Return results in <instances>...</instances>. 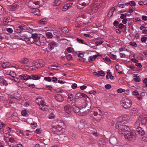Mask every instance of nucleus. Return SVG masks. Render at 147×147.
Returning <instances> with one entry per match:
<instances>
[{
  "label": "nucleus",
  "mask_w": 147,
  "mask_h": 147,
  "mask_svg": "<svg viewBox=\"0 0 147 147\" xmlns=\"http://www.w3.org/2000/svg\"><path fill=\"white\" fill-rule=\"evenodd\" d=\"M31 8L32 9L31 12L34 15L39 16L40 15L39 10L37 8H35L33 7H31Z\"/></svg>",
  "instance_id": "a211bd4d"
},
{
  "label": "nucleus",
  "mask_w": 147,
  "mask_h": 147,
  "mask_svg": "<svg viewBox=\"0 0 147 147\" xmlns=\"http://www.w3.org/2000/svg\"><path fill=\"white\" fill-rule=\"evenodd\" d=\"M49 113L51 114H53L55 112L54 110L52 109H50L49 110Z\"/></svg>",
  "instance_id": "774afa93"
},
{
  "label": "nucleus",
  "mask_w": 147,
  "mask_h": 147,
  "mask_svg": "<svg viewBox=\"0 0 147 147\" xmlns=\"http://www.w3.org/2000/svg\"><path fill=\"white\" fill-rule=\"evenodd\" d=\"M99 147H106V142L103 139H100L98 142Z\"/></svg>",
  "instance_id": "2eb2a0df"
},
{
  "label": "nucleus",
  "mask_w": 147,
  "mask_h": 147,
  "mask_svg": "<svg viewBox=\"0 0 147 147\" xmlns=\"http://www.w3.org/2000/svg\"><path fill=\"white\" fill-rule=\"evenodd\" d=\"M46 35L48 38H51L53 36L51 32H47L46 34Z\"/></svg>",
  "instance_id": "a19ab883"
},
{
  "label": "nucleus",
  "mask_w": 147,
  "mask_h": 147,
  "mask_svg": "<svg viewBox=\"0 0 147 147\" xmlns=\"http://www.w3.org/2000/svg\"><path fill=\"white\" fill-rule=\"evenodd\" d=\"M140 122L142 124L145 125L147 128V117L142 118L141 116H139L134 125L135 127L137 129L140 127L139 126Z\"/></svg>",
  "instance_id": "20e7f679"
},
{
  "label": "nucleus",
  "mask_w": 147,
  "mask_h": 147,
  "mask_svg": "<svg viewBox=\"0 0 147 147\" xmlns=\"http://www.w3.org/2000/svg\"><path fill=\"white\" fill-rule=\"evenodd\" d=\"M61 31L63 33H67L69 32L68 28L67 27H64L62 28L61 30Z\"/></svg>",
  "instance_id": "2f4dec72"
},
{
  "label": "nucleus",
  "mask_w": 147,
  "mask_h": 147,
  "mask_svg": "<svg viewBox=\"0 0 147 147\" xmlns=\"http://www.w3.org/2000/svg\"><path fill=\"white\" fill-rule=\"evenodd\" d=\"M85 96H87L86 95L83 93H78L75 96V99H78L79 98H82L83 97H85Z\"/></svg>",
  "instance_id": "dca6fc26"
},
{
  "label": "nucleus",
  "mask_w": 147,
  "mask_h": 147,
  "mask_svg": "<svg viewBox=\"0 0 147 147\" xmlns=\"http://www.w3.org/2000/svg\"><path fill=\"white\" fill-rule=\"evenodd\" d=\"M55 43L54 42H52L49 43L48 47L49 49H50L51 50L53 49L55 46Z\"/></svg>",
  "instance_id": "cd10ccee"
},
{
  "label": "nucleus",
  "mask_w": 147,
  "mask_h": 147,
  "mask_svg": "<svg viewBox=\"0 0 147 147\" xmlns=\"http://www.w3.org/2000/svg\"><path fill=\"white\" fill-rule=\"evenodd\" d=\"M74 98V95L72 94H68V101L69 102L71 101Z\"/></svg>",
  "instance_id": "473e14b6"
},
{
  "label": "nucleus",
  "mask_w": 147,
  "mask_h": 147,
  "mask_svg": "<svg viewBox=\"0 0 147 147\" xmlns=\"http://www.w3.org/2000/svg\"><path fill=\"white\" fill-rule=\"evenodd\" d=\"M39 23L41 24H45L47 23L46 19L45 18H43L39 21Z\"/></svg>",
  "instance_id": "4c0bfd02"
},
{
  "label": "nucleus",
  "mask_w": 147,
  "mask_h": 147,
  "mask_svg": "<svg viewBox=\"0 0 147 147\" xmlns=\"http://www.w3.org/2000/svg\"><path fill=\"white\" fill-rule=\"evenodd\" d=\"M36 132L37 134H41L42 133V131L40 129H38L36 130Z\"/></svg>",
  "instance_id": "680f3d73"
},
{
  "label": "nucleus",
  "mask_w": 147,
  "mask_h": 147,
  "mask_svg": "<svg viewBox=\"0 0 147 147\" xmlns=\"http://www.w3.org/2000/svg\"><path fill=\"white\" fill-rule=\"evenodd\" d=\"M147 40V35H145L141 38V40L142 42H145Z\"/></svg>",
  "instance_id": "37998d69"
},
{
  "label": "nucleus",
  "mask_w": 147,
  "mask_h": 147,
  "mask_svg": "<svg viewBox=\"0 0 147 147\" xmlns=\"http://www.w3.org/2000/svg\"><path fill=\"white\" fill-rule=\"evenodd\" d=\"M19 7V5L17 4H15L11 6V7L12 8V10H14L17 9Z\"/></svg>",
  "instance_id": "79ce46f5"
},
{
  "label": "nucleus",
  "mask_w": 147,
  "mask_h": 147,
  "mask_svg": "<svg viewBox=\"0 0 147 147\" xmlns=\"http://www.w3.org/2000/svg\"><path fill=\"white\" fill-rule=\"evenodd\" d=\"M94 110V112L95 115H96L98 114L101 116L103 115V111L101 109L98 108H96Z\"/></svg>",
  "instance_id": "4468645a"
},
{
  "label": "nucleus",
  "mask_w": 147,
  "mask_h": 147,
  "mask_svg": "<svg viewBox=\"0 0 147 147\" xmlns=\"http://www.w3.org/2000/svg\"><path fill=\"white\" fill-rule=\"evenodd\" d=\"M66 50L68 53H72L74 51V49L71 47H68L67 48Z\"/></svg>",
  "instance_id": "f704fd0d"
},
{
  "label": "nucleus",
  "mask_w": 147,
  "mask_h": 147,
  "mask_svg": "<svg viewBox=\"0 0 147 147\" xmlns=\"http://www.w3.org/2000/svg\"><path fill=\"white\" fill-rule=\"evenodd\" d=\"M117 91L118 93H121L124 92L125 91V90L122 88H119L117 90Z\"/></svg>",
  "instance_id": "bf43d9fd"
},
{
  "label": "nucleus",
  "mask_w": 147,
  "mask_h": 147,
  "mask_svg": "<svg viewBox=\"0 0 147 147\" xmlns=\"http://www.w3.org/2000/svg\"><path fill=\"white\" fill-rule=\"evenodd\" d=\"M134 80L136 82H139L141 81L140 79L139 78V77H136L134 78Z\"/></svg>",
  "instance_id": "4d7b16f0"
},
{
  "label": "nucleus",
  "mask_w": 147,
  "mask_h": 147,
  "mask_svg": "<svg viewBox=\"0 0 147 147\" xmlns=\"http://www.w3.org/2000/svg\"><path fill=\"white\" fill-rule=\"evenodd\" d=\"M37 104L39 105V108L42 110H45L48 108V106L45 104V101L42 98H38L36 100Z\"/></svg>",
  "instance_id": "423d86ee"
},
{
  "label": "nucleus",
  "mask_w": 147,
  "mask_h": 147,
  "mask_svg": "<svg viewBox=\"0 0 147 147\" xmlns=\"http://www.w3.org/2000/svg\"><path fill=\"white\" fill-rule=\"evenodd\" d=\"M72 5V3H69L66 4L62 8V11H67L68 9L70 8Z\"/></svg>",
  "instance_id": "f3484780"
},
{
  "label": "nucleus",
  "mask_w": 147,
  "mask_h": 147,
  "mask_svg": "<svg viewBox=\"0 0 147 147\" xmlns=\"http://www.w3.org/2000/svg\"><path fill=\"white\" fill-rule=\"evenodd\" d=\"M126 134L125 135V138L129 140L130 141L132 139L134 140L136 137V132L134 131L129 130Z\"/></svg>",
  "instance_id": "0eeeda50"
},
{
  "label": "nucleus",
  "mask_w": 147,
  "mask_h": 147,
  "mask_svg": "<svg viewBox=\"0 0 147 147\" xmlns=\"http://www.w3.org/2000/svg\"><path fill=\"white\" fill-rule=\"evenodd\" d=\"M109 141L110 143L113 145H115L117 143V140L116 138L114 137H112L110 138Z\"/></svg>",
  "instance_id": "aec40b11"
},
{
  "label": "nucleus",
  "mask_w": 147,
  "mask_h": 147,
  "mask_svg": "<svg viewBox=\"0 0 147 147\" xmlns=\"http://www.w3.org/2000/svg\"><path fill=\"white\" fill-rule=\"evenodd\" d=\"M10 22H9V20H7L6 21H5V22H3V23L4 24V26H7V25H9V23Z\"/></svg>",
  "instance_id": "052dcab7"
},
{
  "label": "nucleus",
  "mask_w": 147,
  "mask_h": 147,
  "mask_svg": "<svg viewBox=\"0 0 147 147\" xmlns=\"http://www.w3.org/2000/svg\"><path fill=\"white\" fill-rule=\"evenodd\" d=\"M107 75L106 76V78L107 79L110 78L111 80H114L115 79L114 76H112L111 73L109 70L107 71Z\"/></svg>",
  "instance_id": "412c9836"
},
{
  "label": "nucleus",
  "mask_w": 147,
  "mask_h": 147,
  "mask_svg": "<svg viewBox=\"0 0 147 147\" xmlns=\"http://www.w3.org/2000/svg\"><path fill=\"white\" fill-rule=\"evenodd\" d=\"M139 94L138 91L136 90L133 91L132 92V94L134 96H137Z\"/></svg>",
  "instance_id": "13d9d810"
},
{
  "label": "nucleus",
  "mask_w": 147,
  "mask_h": 147,
  "mask_svg": "<svg viewBox=\"0 0 147 147\" xmlns=\"http://www.w3.org/2000/svg\"><path fill=\"white\" fill-rule=\"evenodd\" d=\"M62 34H58V35H57L56 36V37L57 39L58 40H63L61 38L62 37Z\"/></svg>",
  "instance_id": "a18cd8bd"
},
{
  "label": "nucleus",
  "mask_w": 147,
  "mask_h": 147,
  "mask_svg": "<svg viewBox=\"0 0 147 147\" xmlns=\"http://www.w3.org/2000/svg\"><path fill=\"white\" fill-rule=\"evenodd\" d=\"M137 131L139 134L140 135L142 136L144 135L145 134L144 131L141 127H139L137 129Z\"/></svg>",
  "instance_id": "393cba45"
},
{
  "label": "nucleus",
  "mask_w": 147,
  "mask_h": 147,
  "mask_svg": "<svg viewBox=\"0 0 147 147\" xmlns=\"http://www.w3.org/2000/svg\"><path fill=\"white\" fill-rule=\"evenodd\" d=\"M10 65V64L8 62L3 63L2 64V67L4 68H5L9 67Z\"/></svg>",
  "instance_id": "c756f323"
},
{
  "label": "nucleus",
  "mask_w": 147,
  "mask_h": 147,
  "mask_svg": "<svg viewBox=\"0 0 147 147\" xmlns=\"http://www.w3.org/2000/svg\"><path fill=\"white\" fill-rule=\"evenodd\" d=\"M4 9L3 7L0 5V15H3L4 14Z\"/></svg>",
  "instance_id": "c9c22d12"
},
{
  "label": "nucleus",
  "mask_w": 147,
  "mask_h": 147,
  "mask_svg": "<svg viewBox=\"0 0 147 147\" xmlns=\"http://www.w3.org/2000/svg\"><path fill=\"white\" fill-rule=\"evenodd\" d=\"M103 59L104 61H106L107 62H109V61H110V60L109 57H106L103 58Z\"/></svg>",
  "instance_id": "e2e57ef3"
},
{
  "label": "nucleus",
  "mask_w": 147,
  "mask_h": 147,
  "mask_svg": "<svg viewBox=\"0 0 147 147\" xmlns=\"http://www.w3.org/2000/svg\"><path fill=\"white\" fill-rule=\"evenodd\" d=\"M10 75L13 78L15 77L16 76V73L14 72L13 71H11L10 72Z\"/></svg>",
  "instance_id": "5fc2aeb1"
},
{
  "label": "nucleus",
  "mask_w": 147,
  "mask_h": 147,
  "mask_svg": "<svg viewBox=\"0 0 147 147\" xmlns=\"http://www.w3.org/2000/svg\"><path fill=\"white\" fill-rule=\"evenodd\" d=\"M138 111L137 108H134L132 109L131 114L133 116H135L138 113Z\"/></svg>",
  "instance_id": "bb28decb"
},
{
  "label": "nucleus",
  "mask_w": 147,
  "mask_h": 147,
  "mask_svg": "<svg viewBox=\"0 0 147 147\" xmlns=\"http://www.w3.org/2000/svg\"><path fill=\"white\" fill-rule=\"evenodd\" d=\"M39 4V3L38 2H34L31 1L29 3V5H30L31 7H35V5H38Z\"/></svg>",
  "instance_id": "c85d7f7f"
},
{
  "label": "nucleus",
  "mask_w": 147,
  "mask_h": 147,
  "mask_svg": "<svg viewBox=\"0 0 147 147\" xmlns=\"http://www.w3.org/2000/svg\"><path fill=\"white\" fill-rule=\"evenodd\" d=\"M19 77L22 80H27L29 79H33L34 80H39L40 77L37 75H31L30 76L27 74H22L19 76Z\"/></svg>",
  "instance_id": "39448f33"
},
{
  "label": "nucleus",
  "mask_w": 147,
  "mask_h": 147,
  "mask_svg": "<svg viewBox=\"0 0 147 147\" xmlns=\"http://www.w3.org/2000/svg\"><path fill=\"white\" fill-rule=\"evenodd\" d=\"M73 110L78 115L81 116L85 115L88 114V112H82L81 111L82 110L80 109V108L76 105H73Z\"/></svg>",
  "instance_id": "1a4fd4ad"
},
{
  "label": "nucleus",
  "mask_w": 147,
  "mask_h": 147,
  "mask_svg": "<svg viewBox=\"0 0 147 147\" xmlns=\"http://www.w3.org/2000/svg\"><path fill=\"white\" fill-rule=\"evenodd\" d=\"M8 2L11 4H13L17 2L19 0H7Z\"/></svg>",
  "instance_id": "ea45409f"
},
{
  "label": "nucleus",
  "mask_w": 147,
  "mask_h": 147,
  "mask_svg": "<svg viewBox=\"0 0 147 147\" xmlns=\"http://www.w3.org/2000/svg\"><path fill=\"white\" fill-rule=\"evenodd\" d=\"M115 9L114 7H112L110 9L108 13V16L109 17H111L113 15L114 12L115 11Z\"/></svg>",
  "instance_id": "5701e85b"
},
{
  "label": "nucleus",
  "mask_w": 147,
  "mask_h": 147,
  "mask_svg": "<svg viewBox=\"0 0 147 147\" xmlns=\"http://www.w3.org/2000/svg\"><path fill=\"white\" fill-rule=\"evenodd\" d=\"M6 30L9 33H11L13 32V30L11 28H8L6 29Z\"/></svg>",
  "instance_id": "0e129e2a"
},
{
  "label": "nucleus",
  "mask_w": 147,
  "mask_h": 147,
  "mask_svg": "<svg viewBox=\"0 0 147 147\" xmlns=\"http://www.w3.org/2000/svg\"><path fill=\"white\" fill-rule=\"evenodd\" d=\"M20 96H15V95H12L11 98L12 99H14L16 100H19L20 98Z\"/></svg>",
  "instance_id": "864d4df0"
},
{
  "label": "nucleus",
  "mask_w": 147,
  "mask_h": 147,
  "mask_svg": "<svg viewBox=\"0 0 147 147\" xmlns=\"http://www.w3.org/2000/svg\"><path fill=\"white\" fill-rule=\"evenodd\" d=\"M108 55L111 59L113 60L116 59L117 56L115 55L110 53Z\"/></svg>",
  "instance_id": "72a5a7b5"
},
{
  "label": "nucleus",
  "mask_w": 147,
  "mask_h": 147,
  "mask_svg": "<svg viewBox=\"0 0 147 147\" xmlns=\"http://www.w3.org/2000/svg\"><path fill=\"white\" fill-rule=\"evenodd\" d=\"M11 136L9 131L7 133L4 134V137L6 138H9Z\"/></svg>",
  "instance_id": "58836bf2"
},
{
  "label": "nucleus",
  "mask_w": 147,
  "mask_h": 147,
  "mask_svg": "<svg viewBox=\"0 0 147 147\" xmlns=\"http://www.w3.org/2000/svg\"><path fill=\"white\" fill-rule=\"evenodd\" d=\"M20 62L22 64H27L28 62V60L27 58H23L20 60Z\"/></svg>",
  "instance_id": "b1692460"
},
{
  "label": "nucleus",
  "mask_w": 147,
  "mask_h": 147,
  "mask_svg": "<svg viewBox=\"0 0 147 147\" xmlns=\"http://www.w3.org/2000/svg\"><path fill=\"white\" fill-rule=\"evenodd\" d=\"M38 35L37 34H32L31 37L28 38V40L30 42H29L30 43H33L34 42L36 43V39H38Z\"/></svg>",
  "instance_id": "9b49d317"
},
{
  "label": "nucleus",
  "mask_w": 147,
  "mask_h": 147,
  "mask_svg": "<svg viewBox=\"0 0 147 147\" xmlns=\"http://www.w3.org/2000/svg\"><path fill=\"white\" fill-rule=\"evenodd\" d=\"M44 80L46 81L50 82L52 80L51 78L49 77H46L44 78Z\"/></svg>",
  "instance_id": "6e6d98bb"
},
{
  "label": "nucleus",
  "mask_w": 147,
  "mask_h": 147,
  "mask_svg": "<svg viewBox=\"0 0 147 147\" xmlns=\"http://www.w3.org/2000/svg\"><path fill=\"white\" fill-rule=\"evenodd\" d=\"M76 40L77 42L80 43H82V44H84V41L83 40L79 38H77Z\"/></svg>",
  "instance_id": "de8ad7c7"
},
{
  "label": "nucleus",
  "mask_w": 147,
  "mask_h": 147,
  "mask_svg": "<svg viewBox=\"0 0 147 147\" xmlns=\"http://www.w3.org/2000/svg\"><path fill=\"white\" fill-rule=\"evenodd\" d=\"M98 77L104 76L105 75V73L104 71L102 70L98 71Z\"/></svg>",
  "instance_id": "7c9ffc66"
},
{
  "label": "nucleus",
  "mask_w": 147,
  "mask_h": 147,
  "mask_svg": "<svg viewBox=\"0 0 147 147\" xmlns=\"http://www.w3.org/2000/svg\"><path fill=\"white\" fill-rule=\"evenodd\" d=\"M61 0H56V6L58 5L61 3Z\"/></svg>",
  "instance_id": "338daca9"
},
{
  "label": "nucleus",
  "mask_w": 147,
  "mask_h": 147,
  "mask_svg": "<svg viewBox=\"0 0 147 147\" xmlns=\"http://www.w3.org/2000/svg\"><path fill=\"white\" fill-rule=\"evenodd\" d=\"M103 1L102 0H95L92 6V9L97 10L101 7Z\"/></svg>",
  "instance_id": "9d476101"
},
{
  "label": "nucleus",
  "mask_w": 147,
  "mask_h": 147,
  "mask_svg": "<svg viewBox=\"0 0 147 147\" xmlns=\"http://www.w3.org/2000/svg\"><path fill=\"white\" fill-rule=\"evenodd\" d=\"M56 133L58 134H61L66 131L64 123L60 120L56 122Z\"/></svg>",
  "instance_id": "f03ea898"
},
{
  "label": "nucleus",
  "mask_w": 147,
  "mask_h": 147,
  "mask_svg": "<svg viewBox=\"0 0 147 147\" xmlns=\"http://www.w3.org/2000/svg\"><path fill=\"white\" fill-rule=\"evenodd\" d=\"M66 58L69 61L72 60L73 59L72 56L71 54H69L67 55L66 56Z\"/></svg>",
  "instance_id": "49530a36"
},
{
  "label": "nucleus",
  "mask_w": 147,
  "mask_h": 147,
  "mask_svg": "<svg viewBox=\"0 0 147 147\" xmlns=\"http://www.w3.org/2000/svg\"><path fill=\"white\" fill-rule=\"evenodd\" d=\"M24 27L22 26H20L15 29V31L17 33H20L23 30V27Z\"/></svg>",
  "instance_id": "6ab92c4d"
},
{
  "label": "nucleus",
  "mask_w": 147,
  "mask_h": 147,
  "mask_svg": "<svg viewBox=\"0 0 147 147\" xmlns=\"http://www.w3.org/2000/svg\"><path fill=\"white\" fill-rule=\"evenodd\" d=\"M120 122L116 123L115 125L116 129H118V132L119 134H123L124 136L129 130L130 129L129 127L122 124Z\"/></svg>",
  "instance_id": "f257e3e1"
},
{
  "label": "nucleus",
  "mask_w": 147,
  "mask_h": 147,
  "mask_svg": "<svg viewBox=\"0 0 147 147\" xmlns=\"http://www.w3.org/2000/svg\"><path fill=\"white\" fill-rule=\"evenodd\" d=\"M16 132L18 134H21L22 135H24V133L22 131H21L20 129H17L16 130Z\"/></svg>",
  "instance_id": "09e8293b"
},
{
  "label": "nucleus",
  "mask_w": 147,
  "mask_h": 147,
  "mask_svg": "<svg viewBox=\"0 0 147 147\" xmlns=\"http://www.w3.org/2000/svg\"><path fill=\"white\" fill-rule=\"evenodd\" d=\"M129 45L134 47H136L137 46V45L136 43L134 42H129Z\"/></svg>",
  "instance_id": "603ef678"
},
{
  "label": "nucleus",
  "mask_w": 147,
  "mask_h": 147,
  "mask_svg": "<svg viewBox=\"0 0 147 147\" xmlns=\"http://www.w3.org/2000/svg\"><path fill=\"white\" fill-rule=\"evenodd\" d=\"M141 139L142 141L144 142L147 141V137L146 136H141Z\"/></svg>",
  "instance_id": "3c124183"
},
{
  "label": "nucleus",
  "mask_w": 147,
  "mask_h": 147,
  "mask_svg": "<svg viewBox=\"0 0 147 147\" xmlns=\"http://www.w3.org/2000/svg\"><path fill=\"white\" fill-rule=\"evenodd\" d=\"M126 5H130V6H131L132 7L133 6H135L136 5V3L134 1H131L129 2V3H127L125 4Z\"/></svg>",
  "instance_id": "e433bc0d"
},
{
  "label": "nucleus",
  "mask_w": 147,
  "mask_h": 147,
  "mask_svg": "<svg viewBox=\"0 0 147 147\" xmlns=\"http://www.w3.org/2000/svg\"><path fill=\"white\" fill-rule=\"evenodd\" d=\"M103 42V41L101 40H99L97 41L95 43L96 45V46H99L102 44Z\"/></svg>",
  "instance_id": "c03bdc74"
},
{
  "label": "nucleus",
  "mask_w": 147,
  "mask_h": 147,
  "mask_svg": "<svg viewBox=\"0 0 147 147\" xmlns=\"http://www.w3.org/2000/svg\"><path fill=\"white\" fill-rule=\"evenodd\" d=\"M56 100L58 102H62L63 100L64 99L60 94H58L56 95Z\"/></svg>",
  "instance_id": "4be33fe9"
},
{
  "label": "nucleus",
  "mask_w": 147,
  "mask_h": 147,
  "mask_svg": "<svg viewBox=\"0 0 147 147\" xmlns=\"http://www.w3.org/2000/svg\"><path fill=\"white\" fill-rule=\"evenodd\" d=\"M129 10L128 11V12L130 13H132L134 10V9L131 6H129Z\"/></svg>",
  "instance_id": "8fccbe9b"
},
{
  "label": "nucleus",
  "mask_w": 147,
  "mask_h": 147,
  "mask_svg": "<svg viewBox=\"0 0 147 147\" xmlns=\"http://www.w3.org/2000/svg\"><path fill=\"white\" fill-rule=\"evenodd\" d=\"M44 37L40 38L38 37V39H36V44L38 46H43L44 45L45 39Z\"/></svg>",
  "instance_id": "f8f14e48"
},
{
  "label": "nucleus",
  "mask_w": 147,
  "mask_h": 147,
  "mask_svg": "<svg viewBox=\"0 0 147 147\" xmlns=\"http://www.w3.org/2000/svg\"><path fill=\"white\" fill-rule=\"evenodd\" d=\"M71 106L69 105H67L65 106L64 109L66 113L69 114L73 110V105H72V104H71Z\"/></svg>",
  "instance_id": "ddd939ff"
},
{
  "label": "nucleus",
  "mask_w": 147,
  "mask_h": 147,
  "mask_svg": "<svg viewBox=\"0 0 147 147\" xmlns=\"http://www.w3.org/2000/svg\"><path fill=\"white\" fill-rule=\"evenodd\" d=\"M120 103L122 107L125 109L129 108L132 104L131 100L127 98H122L120 101Z\"/></svg>",
  "instance_id": "7ed1b4c3"
},
{
  "label": "nucleus",
  "mask_w": 147,
  "mask_h": 147,
  "mask_svg": "<svg viewBox=\"0 0 147 147\" xmlns=\"http://www.w3.org/2000/svg\"><path fill=\"white\" fill-rule=\"evenodd\" d=\"M0 83H2L4 85L7 86L8 84V82L4 80V78L0 77Z\"/></svg>",
  "instance_id": "a878e982"
},
{
  "label": "nucleus",
  "mask_w": 147,
  "mask_h": 147,
  "mask_svg": "<svg viewBox=\"0 0 147 147\" xmlns=\"http://www.w3.org/2000/svg\"><path fill=\"white\" fill-rule=\"evenodd\" d=\"M77 3V6L78 8L81 9L88 5L90 2V0H78Z\"/></svg>",
  "instance_id": "6e6552de"
},
{
  "label": "nucleus",
  "mask_w": 147,
  "mask_h": 147,
  "mask_svg": "<svg viewBox=\"0 0 147 147\" xmlns=\"http://www.w3.org/2000/svg\"><path fill=\"white\" fill-rule=\"evenodd\" d=\"M9 141L11 143H13L14 142H15L13 138L11 137H10L9 138Z\"/></svg>",
  "instance_id": "69168bd1"
}]
</instances>
